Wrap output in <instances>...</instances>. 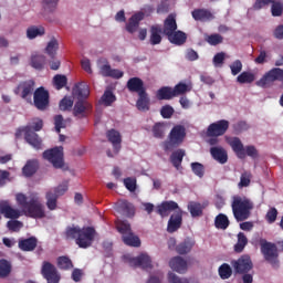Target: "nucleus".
<instances>
[{
	"label": "nucleus",
	"mask_w": 283,
	"mask_h": 283,
	"mask_svg": "<svg viewBox=\"0 0 283 283\" xmlns=\"http://www.w3.org/2000/svg\"><path fill=\"white\" fill-rule=\"evenodd\" d=\"M15 202L29 216V218H45V207L41 203L39 195L31 193L29 197L23 192L15 195Z\"/></svg>",
	"instance_id": "obj_1"
},
{
	"label": "nucleus",
	"mask_w": 283,
	"mask_h": 283,
	"mask_svg": "<svg viewBox=\"0 0 283 283\" xmlns=\"http://www.w3.org/2000/svg\"><path fill=\"white\" fill-rule=\"evenodd\" d=\"M65 235L67 240H74L80 249H90L96 239V229L90 226L83 228L69 226L65 230Z\"/></svg>",
	"instance_id": "obj_2"
},
{
	"label": "nucleus",
	"mask_w": 283,
	"mask_h": 283,
	"mask_svg": "<svg viewBox=\"0 0 283 283\" xmlns=\"http://www.w3.org/2000/svg\"><path fill=\"white\" fill-rule=\"evenodd\" d=\"M255 205L249 197L235 195L232 197L231 209L237 222H244L251 218Z\"/></svg>",
	"instance_id": "obj_3"
},
{
	"label": "nucleus",
	"mask_w": 283,
	"mask_h": 283,
	"mask_svg": "<svg viewBox=\"0 0 283 283\" xmlns=\"http://www.w3.org/2000/svg\"><path fill=\"white\" fill-rule=\"evenodd\" d=\"M259 244L265 262H269L273 269H280V251L277 250V245L262 238L259 240Z\"/></svg>",
	"instance_id": "obj_4"
},
{
	"label": "nucleus",
	"mask_w": 283,
	"mask_h": 283,
	"mask_svg": "<svg viewBox=\"0 0 283 283\" xmlns=\"http://www.w3.org/2000/svg\"><path fill=\"white\" fill-rule=\"evenodd\" d=\"M187 130L182 125H176L169 133L168 139L164 142L165 151H174L177 147H180L185 142Z\"/></svg>",
	"instance_id": "obj_5"
},
{
	"label": "nucleus",
	"mask_w": 283,
	"mask_h": 283,
	"mask_svg": "<svg viewBox=\"0 0 283 283\" xmlns=\"http://www.w3.org/2000/svg\"><path fill=\"white\" fill-rule=\"evenodd\" d=\"M44 160H48L53 165L54 169H62L67 171L70 167L65 165V155L63 153V146H57L51 149H48L43 153Z\"/></svg>",
	"instance_id": "obj_6"
},
{
	"label": "nucleus",
	"mask_w": 283,
	"mask_h": 283,
	"mask_svg": "<svg viewBox=\"0 0 283 283\" xmlns=\"http://www.w3.org/2000/svg\"><path fill=\"white\" fill-rule=\"evenodd\" d=\"M118 233L122 234V240L127 247H140V238L132 231V224L127 221H118L116 223Z\"/></svg>",
	"instance_id": "obj_7"
},
{
	"label": "nucleus",
	"mask_w": 283,
	"mask_h": 283,
	"mask_svg": "<svg viewBox=\"0 0 283 283\" xmlns=\"http://www.w3.org/2000/svg\"><path fill=\"white\" fill-rule=\"evenodd\" d=\"M66 191H67V181L49 190L45 193L46 207L49 211H55L59 205V198H61V196H64Z\"/></svg>",
	"instance_id": "obj_8"
},
{
	"label": "nucleus",
	"mask_w": 283,
	"mask_h": 283,
	"mask_svg": "<svg viewBox=\"0 0 283 283\" xmlns=\"http://www.w3.org/2000/svg\"><path fill=\"white\" fill-rule=\"evenodd\" d=\"M33 105L40 112H45L50 107V92L45 87L40 86L34 91Z\"/></svg>",
	"instance_id": "obj_9"
},
{
	"label": "nucleus",
	"mask_w": 283,
	"mask_h": 283,
	"mask_svg": "<svg viewBox=\"0 0 283 283\" xmlns=\"http://www.w3.org/2000/svg\"><path fill=\"white\" fill-rule=\"evenodd\" d=\"M24 134V140L31 145L34 149H42L43 147V140L41 137H39V134L34 133L32 130V126H25L22 129H20L15 136H19V134Z\"/></svg>",
	"instance_id": "obj_10"
},
{
	"label": "nucleus",
	"mask_w": 283,
	"mask_h": 283,
	"mask_svg": "<svg viewBox=\"0 0 283 283\" xmlns=\"http://www.w3.org/2000/svg\"><path fill=\"white\" fill-rule=\"evenodd\" d=\"M41 273L48 283L61 282V274L59 273V270H56V266L49 261H44L42 263Z\"/></svg>",
	"instance_id": "obj_11"
},
{
	"label": "nucleus",
	"mask_w": 283,
	"mask_h": 283,
	"mask_svg": "<svg viewBox=\"0 0 283 283\" xmlns=\"http://www.w3.org/2000/svg\"><path fill=\"white\" fill-rule=\"evenodd\" d=\"M231 264L238 275L253 271V261H251L249 255H242L238 260L232 261Z\"/></svg>",
	"instance_id": "obj_12"
},
{
	"label": "nucleus",
	"mask_w": 283,
	"mask_h": 283,
	"mask_svg": "<svg viewBox=\"0 0 283 283\" xmlns=\"http://www.w3.org/2000/svg\"><path fill=\"white\" fill-rule=\"evenodd\" d=\"M228 130H229V120L220 119L208 126L207 136L208 137L224 136V134H227Z\"/></svg>",
	"instance_id": "obj_13"
},
{
	"label": "nucleus",
	"mask_w": 283,
	"mask_h": 283,
	"mask_svg": "<svg viewBox=\"0 0 283 283\" xmlns=\"http://www.w3.org/2000/svg\"><path fill=\"white\" fill-rule=\"evenodd\" d=\"M0 213L9 220H19L21 218V210L13 208L10 201H0Z\"/></svg>",
	"instance_id": "obj_14"
},
{
	"label": "nucleus",
	"mask_w": 283,
	"mask_h": 283,
	"mask_svg": "<svg viewBox=\"0 0 283 283\" xmlns=\"http://www.w3.org/2000/svg\"><path fill=\"white\" fill-rule=\"evenodd\" d=\"M92 114V104L88 102L78 101L73 107L75 118H87Z\"/></svg>",
	"instance_id": "obj_15"
},
{
	"label": "nucleus",
	"mask_w": 283,
	"mask_h": 283,
	"mask_svg": "<svg viewBox=\"0 0 283 283\" xmlns=\"http://www.w3.org/2000/svg\"><path fill=\"white\" fill-rule=\"evenodd\" d=\"M182 227V209H179L172 213L168 220L167 231L168 233H176L178 229Z\"/></svg>",
	"instance_id": "obj_16"
},
{
	"label": "nucleus",
	"mask_w": 283,
	"mask_h": 283,
	"mask_svg": "<svg viewBox=\"0 0 283 283\" xmlns=\"http://www.w3.org/2000/svg\"><path fill=\"white\" fill-rule=\"evenodd\" d=\"M130 266H140V269H153L151 256L149 254L142 253L136 258L128 260Z\"/></svg>",
	"instance_id": "obj_17"
},
{
	"label": "nucleus",
	"mask_w": 283,
	"mask_h": 283,
	"mask_svg": "<svg viewBox=\"0 0 283 283\" xmlns=\"http://www.w3.org/2000/svg\"><path fill=\"white\" fill-rule=\"evenodd\" d=\"M180 207L178 206V202L176 201H164L159 206H157V213L161 218L169 217V213L171 211H178Z\"/></svg>",
	"instance_id": "obj_18"
},
{
	"label": "nucleus",
	"mask_w": 283,
	"mask_h": 283,
	"mask_svg": "<svg viewBox=\"0 0 283 283\" xmlns=\"http://www.w3.org/2000/svg\"><path fill=\"white\" fill-rule=\"evenodd\" d=\"M126 87L132 94H143V92H147V88H145V82H143L140 77H130L127 81Z\"/></svg>",
	"instance_id": "obj_19"
},
{
	"label": "nucleus",
	"mask_w": 283,
	"mask_h": 283,
	"mask_svg": "<svg viewBox=\"0 0 283 283\" xmlns=\"http://www.w3.org/2000/svg\"><path fill=\"white\" fill-rule=\"evenodd\" d=\"M178 30V23L176 22V15L170 13L164 21V28L161 30L165 36H171L172 32Z\"/></svg>",
	"instance_id": "obj_20"
},
{
	"label": "nucleus",
	"mask_w": 283,
	"mask_h": 283,
	"mask_svg": "<svg viewBox=\"0 0 283 283\" xmlns=\"http://www.w3.org/2000/svg\"><path fill=\"white\" fill-rule=\"evenodd\" d=\"M106 136L108 142L112 143L115 154H118L120 151V144L123 143L120 133L116 129H109Z\"/></svg>",
	"instance_id": "obj_21"
},
{
	"label": "nucleus",
	"mask_w": 283,
	"mask_h": 283,
	"mask_svg": "<svg viewBox=\"0 0 283 283\" xmlns=\"http://www.w3.org/2000/svg\"><path fill=\"white\" fill-rule=\"evenodd\" d=\"M191 14L195 21H201L203 23L216 19V15H213V13L208 9H195Z\"/></svg>",
	"instance_id": "obj_22"
},
{
	"label": "nucleus",
	"mask_w": 283,
	"mask_h": 283,
	"mask_svg": "<svg viewBox=\"0 0 283 283\" xmlns=\"http://www.w3.org/2000/svg\"><path fill=\"white\" fill-rule=\"evenodd\" d=\"M210 154L217 163L220 165H227L229 160V155L227 154V150L222 147H211Z\"/></svg>",
	"instance_id": "obj_23"
},
{
	"label": "nucleus",
	"mask_w": 283,
	"mask_h": 283,
	"mask_svg": "<svg viewBox=\"0 0 283 283\" xmlns=\"http://www.w3.org/2000/svg\"><path fill=\"white\" fill-rule=\"evenodd\" d=\"M143 19H145V14L143 12L133 14L126 24L127 32H129V34H134V32L138 30Z\"/></svg>",
	"instance_id": "obj_24"
},
{
	"label": "nucleus",
	"mask_w": 283,
	"mask_h": 283,
	"mask_svg": "<svg viewBox=\"0 0 283 283\" xmlns=\"http://www.w3.org/2000/svg\"><path fill=\"white\" fill-rule=\"evenodd\" d=\"M230 147H232V150L238 156V158H247V153L244 151V144H242V140H240V137H232L228 140Z\"/></svg>",
	"instance_id": "obj_25"
},
{
	"label": "nucleus",
	"mask_w": 283,
	"mask_h": 283,
	"mask_svg": "<svg viewBox=\"0 0 283 283\" xmlns=\"http://www.w3.org/2000/svg\"><path fill=\"white\" fill-rule=\"evenodd\" d=\"M36 244H39V240L36 239V237L20 239L18 242V247L20 251H25V252L34 251V249H36Z\"/></svg>",
	"instance_id": "obj_26"
},
{
	"label": "nucleus",
	"mask_w": 283,
	"mask_h": 283,
	"mask_svg": "<svg viewBox=\"0 0 283 283\" xmlns=\"http://www.w3.org/2000/svg\"><path fill=\"white\" fill-rule=\"evenodd\" d=\"M169 266L176 273H187V261L181 256H175L169 261Z\"/></svg>",
	"instance_id": "obj_27"
},
{
	"label": "nucleus",
	"mask_w": 283,
	"mask_h": 283,
	"mask_svg": "<svg viewBox=\"0 0 283 283\" xmlns=\"http://www.w3.org/2000/svg\"><path fill=\"white\" fill-rule=\"evenodd\" d=\"M138 98L136 102V107L139 112H149V94H147V91H144L143 93L137 94Z\"/></svg>",
	"instance_id": "obj_28"
},
{
	"label": "nucleus",
	"mask_w": 283,
	"mask_h": 283,
	"mask_svg": "<svg viewBox=\"0 0 283 283\" xmlns=\"http://www.w3.org/2000/svg\"><path fill=\"white\" fill-rule=\"evenodd\" d=\"M99 73L102 74V76H108L111 78H123L125 74L120 70L112 69L109 64L102 65Z\"/></svg>",
	"instance_id": "obj_29"
},
{
	"label": "nucleus",
	"mask_w": 283,
	"mask_h": 283,
	"mask_svg": "<svg viewBox=\"0 0 283 283\" xmlns=\"http://www.w3.org/2000/svg\"><path fill=\"white\" fill-rule=\"evenodd\" d=\"M34 80L24 81L19 84L18 90H21V97L28 98L29 96H32V93L34 92Z\"/></svg>",
	"instance_id": "obj_30"
},
{
	"label": "nucleus",
	"mask_w": 283,
	"mask_h": 283,
	"mask_svg": "<svg viewBox=\"0 0 283 283\" xmlns=\"http://www.w3.org/2000/svg\"><path fill=\"white\" fill-rule=\"evenodd\" d=\"M157 101H171V98H176L174 94V88L170 86H163L156 93Z\"/></svg>",
	"instance_id": "obj_31"
},
{
	"label": "nucleus",
	"mask_w": 283,
	"mask_h": 283,
	"mask_svg": "<svg viewBox=\"0 0 283 283\" xmlns=\"http://www.w3.org/2000/svg\"><path fill=\"white\" fill-rule=\"evenodd\" d=\"M163 29L158 25H153L150 28V45H160L163 43Z\"/></svg>",
	"instance_id": "obj_32"
},
{
	"label": "nucleus",
	"mask_w": 283,
	"mask_h": 283,
	"mask_svg": "<svg viewBox=\"0 0 283 283\" xmlns=\"http://www.w3.org/2000/svg\"><path fill=\"white\" fill-rule=\"evenodd\" d=\"M73 96H77V98H87V96H90V85L85 84V82L76 84L73 87Z\"/></svg>",
	"instance_id": "obj_33"
},
{
	"label": "nucleus",
	"mask_w": 283,
	"mask_h": 283,
	"mask_svg": "<svg viewBox=\"0 0 283 283\" xmlns=\"http://www.w3.org/2000/svg\"><path fill=\"white\" fill-rule=\"evenodd\" d=\"M167 39L174 43V45H185V43H187V33L182 31H175L171 35H168Z\"/></svg>",
	"instance_id": "obj_34"
},
{
	"label": "nucleus",
	"mask_w": 283,
	"mask_h": 283,
	"mask_svg": "<svg viewBox=\"0 0 283 283\" xmlns=\"http://www.w3.org/2000/svg\"><path fill=\"white\" fill-rule=\"evenodd\" d=\"M188 211L190 212L191 218H200L205 211V206L200 202L190 201L188 203Z\"/></svg>",
	"instance_id": "obj_35"
},
{
	"label": "nucleus",
	"mask_w": 283,
	"mask_h": 283,
	"mask_svg": "<svg viewBox=\"0 0 283 283\" xmlns=\"http://www.w3.org/2000/svg\"><path fill=\"white\" fill-rule=\"evenodd\" d=\"M39 169V161L33 159V160H29L27 161V164L24 165V167L22 168V174L27 177V178H31V176H34L35 171Z\"/></svg>",
	"instance_id": "obj_36"
},
{
	"label": "nucleus",
	"mask_w": 283,
	"mask_h": 283,
	"mask_svg": "<svg viewBox=\"0 0 283 283\" xmlns=\"http://www.w3.org/2000/svg\"><path fill=\"white\" fill-rule=\"evenodd\" d=\"M59 8V0H42L43 14H54Z\"/></svg>",
	"instance_id": "obj_37"
},
{
	"label": "nucleus",
	"mask_w": 283,
	"mask_h": 283,
	"mask_svg": "<svg viewBox=\"0 0 283 283\" xmlns=\"http://www.w3.org/2000/svg\"><path fill=\"white\" fill-rule=\"evenodd\" d=\"M231 224V221H229V217L224 213H219L214 219V227L216 229H221L222 231H226V229H229V226Z\"/></svg>",
	"instance_id": "obj_38"
},
{
	"label": "nucleus",
	"mask_w": 283,
	"mask_h": 283,
	"mask_svg": "<svg viewBox=\"0 0 283 283\" xmlns=\"http://www.w3.org/2000/svg\"><path fill=\"white\" fill-rule=\"evenodd\" d=\"M182 158H185L184 149H177L176 151H174L170 156V163H171L172 167L180 169V167L182 165Z\"/></svg>",
	"instance_id": "obj_39"
},
{
	"label": "nucleus",
	"mask_w": 283,
	"mask_h": 283,
	"mask_svg": "<svg viewBox=\"0 0 283 283\" xmlns=\"http://www.w3.org/2000/svg\"><path fill=\"white\" fill-rule=\"evenodd\" d=\"M191 90H193V86L191 84L179 82L172 88V93L175 94V96H182V94H187V92H191Z\"/></svg>",
	"instance_id": "obj_40"
},
{
	"label": "nucleus",
	"mask_w": 283,
	"mask_h": 283,
	"mask_svg": "<svg viewBox=\"0 0 283 283\" xmlns=\"http://www.w3.org/2000/svg\"><path fill=\"white\" fill-rule=\"evenodd\" d=\"M45 55L42 54H33L31 56V67L34 70H43L45 67Z\"/></svg>",
	"instance_id": "obj_41"
},
{
	"label": "nucleus",
	"mask_w": 283,
	"mask_h": 283,
	"mask_svg": "<svg viewBox=\"0 0 283 283\" xmlns=\"http://www.w3.org/2000/svg\"><path fill=\"white\" fill-rule=\"evenodd\" d=\"M43 34H45V28L42 25H32L27 29L28 39H36V36H43Z\"/></svg>",
	"instance_id": "obj_42"
},
{
	"label": "nucleus",
	"mask_w": 283,
	"mask_h": 283,
	"mask_svg": "<svg viewBox=\"0 0 283 283\" xmlns=\"http://www.w3.org/2000/svg\"><path fill=\"white\" fill-rule=\"evenodd\" d=\"M247 244H249V239L247 238V234H244V232H239L237 244H234L235 253H242Z\"/></svg>",
	"instance_id": "obj_43"
},
{
	"label": "nucleus",
	"mask_w": 283,
	"mask_h": 283,
	"mask_svg": "<svg viewBox=\"0 0 283 283\" xmlns=\"http://www.w3.org/2000/svg\"><path fill=\"white\" fill-rule=\"evenodd\" d=\"M12 273V264L6 260H0V279L4 280V277H8Z\"/></svg>",
	"instance_id": "obj_44"
},
{
	"label": "nucleus",
	"mask_w": 283,
	"mask_h": 283,
	"mask_svg": "<svg viewBox=\"0 0 283 283\" xmlns=\"http://www.w3.org/2000/svg\"><path fill=\"white\" fill-rule=\"evenodd\" d=\"M191 249H193V242L189 240H185L176 247V251L179 255H187V253L191 252Z\"/></svg>",
	"instance_id": "obj_45"
},
{
	"label": "nucleus",
	"mask_w": 283,
	"mask_h": 283,
	"mask_svg": "<svg viewBox=\"0 0 283 283\" xmlns=\"http://www.w3.org/2000/svg\"><path fill=\"white\" fill-rule=\"evenodd\" d=\"M57 266L62 271H70V269H74V264L72 263V259L69 256H59L57 258Z\"/></svg>",
	"instance_id": "obj_46"
},
{
	"label": "nucleus",
	"mask_w": 283,
	"mask_h": 283,
	"mask_svg": "<svg viewBox=\"0 0 283 283\" xmlns=\"http://www.w3.org/2000/svg\"><path fill=\"white\" fill-rule=\"evenodd\" d=\"M219 276L221 280H229L233 275V270L229 263H223L219 266Z\"/></svg>",
	"instance_id": "obj_47"
},
{
	"label": "nucleus",
	"mask_w": 283,
	"mask_h": 283,
	"mask_svg": "<svg viewBox=\"0 0 283 283\" xmlns=\"http://www.w3.org/2000/svg\"><path fill=\"white\" fill-rule=\"evenodd\" d=\"M253 81H255V74L247 71L242 72L237 77V82L240 83L241 85H244L247 83L248 84L253 83Z\"/></svg>",
	"instance_id": "obj_48"
},
{
	"label": "nucleus",
	"mask_w": 283,
	"mask_h": 283,
	"mask_svg": "<svg viewBox=\"0 0 283 283\" xmlns=\"http://www.w3.org/2000/svg\"><path fill=\"white\" fill-rule=\"evenodd\" d=\"M56 50H59V41L55 38H53L48 43L45 52L51 59H54V56H56Z\"/></svg>",
	"instance_id": "obj_49"
},
{
	"label": "nucleus",
	"mask_w": 283,
	"mask_h": 283,
	"mask_svg": "<svg viewBox=\"0 0 283 283\" xmlns=\"http://www.w3.org/2000/svg\"><path fill=\"white\" fill-rule=\"evenodd\" d=\"M101 102L106 106L109 107L112 103L116 102V95L112 93V91H105L103 96L101 97Z\"/></svg>",
	"instance_id": "obj_50"
},
{
	"label": "nucleus",
	"mask_w": 283,
	"mask_h": 283,
	"mask_svg": "<svg viewBox=\"0 0 283 283\" xmlns=\"http://www.w3.org/2000/svg\"><path fill=\"white\" fill-rule=\"evenodd\" d=\"M271 4H272V7H271L272 17H282V14H283V2L273 0V2Z\"/></svg>",
	"instance_id": "obj_51"
},
{
	"label": "nucleus",
	"mask_w": 283,
	"mask_h": 283,
	"mask_svg": "<svg viewBox=\"0 0 283 283\" xmlns=\"http://www.w3.org/2000/svg\"><path fill=\"white\" fill-rule=\"evenodd\" d=\"M119 209L127 218H132V216H134V205L129 203L128 201H123L119 205Z\"/></svg>",
	"instance_id": "obj_52"
},
{
	"label": "nucleus",
	"mask_w": 283,
	"mask_h": 283,
	"mask_svg": "<svg viewBox=\"0 0 283 283\" xmlns=\"http://www.w3.org/2000/svg\"><path fill=\"white\" fill-rule=\"evenodd\" d=\"M56 90H63L67 85V76L57 74L53 77Z\"/></svg>",
	"instance_id": "obj_53"
},
{
	"label": "nucleus",
	"mask_w": 283,
	"mask_h": 283,
	"mask_svg": "<svg viewBox=\"0 0 283 283\" xmlns=\"http://www.w3.org/2000/svg\"><path fill=\"white\" fill-rule=\"evenodd\" d=\"M74 107V99L72 97L65 96L63 99L60 102V109L61 112H67Z\"/></svg>",
	"instance_id": "obj_54"
},
{
	"label": "nucleus",
	"mask_w": 283,
	"mask_h": 283,
	"mask_svg": "<svg viewBox=\"0 0 283 283\" xmlns=\"http://www.w3.org/2000/svg\"><path fill=\"white\" fill-rule=\"evenodd\" d=\"M190 167L195 176H198V178H202L205 176V165L196 161V163H191Z\"/></svg>",
	"instance_id": "obj_55"
},
{
	"label": "nucleus",
	"mask_w": 283,
	"mask_h": 283,
	"mask_svg": "<svg viewBox=\"0 0 283 283\" xmlns=\"http://www.w3.org/2000/svg\"><path fill=\"white\" fill-rule=\"evenodd\" d=\"M206 41H207V43H209V45H220V43H222V41H224V38H222V35H220L218 33H214V34L208 35Z\"/></svg>",
	"instance_id": "obj_56"
},
{
	"label": "nucleus",
	"mask_w": 283,
	"mask_h": 283,
	"mask_svg": "<svg viewBox=\"0 0 283 283\" xmlns=\"http://www.w3.org/2000/svg\"><path fill=\"white\" fill-rule=\"evenodd\" d=\"M251 185V175L249 172L241 174L240 182L238 184L239 189H244Z\"/></svg>",
	"instance_id": "obj_57"
},
{
	"label": "nucleus",
	"mask_w": 283,
	"mask_h": 283,
	"mask_svg": "<svg viewBox=\"0 0 283 283\" xmlns=\"http://www.w3.org/2000/svg\"><path fill=\"white\" fill-rule=\"evenodd\" d=\"M54 125L56 134H61V129H65V120L63 119V115L54 116Z\"/></svg>",
	"instance_id": "obj_58"
},
{
	"label": "nucleus",
	"mask_w": 283,
	"mask_h": 283,
	"mask_svg": "<svg viewBox=\"0 0 283 283\" xmlns=\"http://www.w3.org/2000/svg\"><path fill=\"white\" fill-rule=\"evenodd\" d=\"M153 135L155 138H165V128L163 127V124L157 123L154 125Z\"/></svg>",
	"instance_id": "obj_59"
},
{
	"label": "nucleus",
	"mask_w": 283,
	"mask_h": 283,
	"mask_svg": "<svg viewBox=\"0 0 283 283\" xmlns=\"http://www.w3.org/2000/svg\"><path fill=\"white\" fill-rule=\"evenodd\" d=\"M231 74L232 76H238L240 72H242V61L235 60L231 65H230Z\"/></svg>",
	"instance_id": "obj_60"
},
{
	"label": "nucleus",
	"mask_w": 283,
	"mask_h": 283,
	"mask_svg": "<svg viewBox=\"0 0 283 283\" xmlns=\"http://www.w3.org/2000/svg\"><path fill=\"white\" fill-rule=\"evenodd\" d=\"M124 185L128 191H136V178L127 177L124 179Z\"/></svg>",
	"instance_id": "obj_61"
},
{
	"label": "nucleus",
	"mask_w": 283,
	"mask_h": 283,
	"mask_svg": "<svg viewBox=\"0 0 283 283\" xmlns=\"http://www.w3.org/2000/svg\"><path fill=\"white\" fill-rule=\"evenodd\" d=\"M9 231H19L23 227V222L19 220H10L7 222Z\"/></svg>",
	"instance_id": "obj_62"
},
{
	"label": "nucleus",
	"mask_w": 283,
	"mask_h": 283,
	"mask_svg": "<svg viewBox=\"0 0 283 283\" xmlns=\"http://www.w3.org/2000/svg\"><path fill=\"white\" fill-rule=\"evenodd\" d=\"M174 107H171L170 105H165L160 109L163 118H171L174 116Z\"/></svg>",
	"instance_id": "obj_63"
},
{
	"label": "nucleus",
	"mask_w": 283,
	"mask_h": 283,
	"mask_svg": "<svg viewBox=\"0 0 283 283\" xmlns=\"http://www.w3.org/2000/svg\"><path fill=\"white\" fill-rule=\"evenodd\" d=\"M265 219L268 220V222L270 224H273V222H275V220H277V209L275 208H271L266 216H265Z\"/></svg>",
	"instance_id": "obj_64"
}]
</instances>
